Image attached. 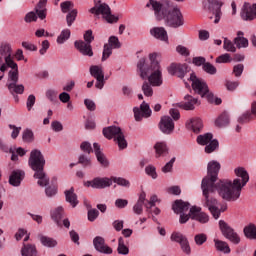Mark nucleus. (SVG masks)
Returning <instances> with one entry per match:
<instances>
[{"mask_svg":"<svg viewBox=\"0 0 256 256\" xmlns=\"http://www.w3.org/2000/svg\"><path fill=\"white\" fill-rule=\"evenodd\" d=\"M244 235L247 239H255L256 240V226L255 224H249L244 227Z\"/></svg>","mask_w":256,"mask_h":256,"instance_id":"38","label":"nucleus"},{"mask_svg":"<svg viewBox=\"0 0 256 256\" xmlns=\"http://www.w3.org/2000/svg\"><path fill=\"white\" fill-rule=\"evenodd\" d=\"M170 239L175 243H179L183 253H186V255H191V246L189 245V240H187L185 235L180 232H173Z\"/></svg>","mask_w":256,"mask_h":256,"instance_id":"13","label":"nucleus"},{"mask_svg":"<svg viewBox=\"0 0 256 256\" xmlns=\"http://www.w3.org/2000/svg\"><path fill=\"white\" fill-rule=\"evenodd\" d=\"M216 63H231V54H222L216 58Z\"/></svg>","mask_w":256,"mask_h":256,"instance_id":"58","label":"nucleus"},{"mask_svg":"<svg viewBox=\"0 0 256 256\" xmlns=\"http://www.w3.org/2000/svg\"><path fill=\"white\" fill-rule=\"evenodd\" d=\"M108 45L112 47V49H120L121 42H119V38L116 36H111L108 40Z\"/></svg>","mask_w":256,"mask_h":256,"instance_id":"55","label":"nucleus"},{"mask_svg":"<svg viewBox=\"0 0 256 256\" xmlns=\"http://www.w3.org/2000/svg\"><path fill=\"white\" fill-rule=\"evenodd\" d=\"M94 147V153L96 155L97 161L102 165V167H109V160H107V157H105V154L101 152V146H99L98 143L93 144Z\"/></svg>","mask_w":256,"mask_h":256,"instance_id":"23","label":"nucleus"},{"mask_svg":"<svg viewBox=\"0 0 256 256\" xmlns=\"http://www.w3.org/2000/svg\"><path fill=\"white\" fill-rule=\"evenodd\" d=\"M221 7H223V2L219 0H208L207 3H204V9H207L215 16L214 23H219V21H221Z\"/></svg>","mask_w":256,"mask_h":256,"instance_id":"11","label":"nucleus"},{"mask_svg":"<svg viewBox=\"0 0 256 256\" xmlns=\"http://www.w3.org/2000/svg\"><path fill=\"white\" fill-rule=\"evenodd\" d=\"M65 215V212L63 210V207L59 206L56 209L51 211V217L53 221L58 225V227H62L63 223L61 222V219H63V216Z\"/></svg>","mask_w":256,"mask_h":256,"instance_id":"27","label":"nucleus"},{"mask_svg":"<svg viewBox=\"0 0 256 256\" xmlns=\"http://www.w3.org/2000/svg\"><path fill=\"white\" fill-rule=\"evenodd\" d=\"M93 245L99 253H104L105 255H111L113 249L105 244V238L101 236H96L93 239Z\"/></svg>","mask_w":256,"mask_h":256,"instance_id":"18","label":"nucleus"},{"mask_svg":"<svg viewBox=\"0 0 256 256\" xmlns=\"http://www.w3.org/2000/svg\"><path fill=\"white\" fill-rule=\"evenodd\" d=\"M214 245L217 251H220L221 253L229 254L231 253V248L229 247V244L227 242L214 239Z\"/></svg>","mask_w":256,"mask_h":256,"instance_id":"31","label":"nucleus"},{"mask_svg":"<svg viewBox=\"0 0 256 256\" xmlns=\"http://www.w3.org/2000/svg\"><path fill=\"white\" fill-rule=\"evenodd\" d=\"M202 69H203V71H205V73H208V75H216L217 74V68L210 62H206L203 65Z\"/></svg>","mask_w":256,"mask_h":256,"instance_id":"47","label":"nucleus"},{"mask_svg":"<svg viewBox=\"0 0 256 256\" xmlns=\"http://www.w3.org/2000/svg\"><path fill=\"white\" fill-rule=\"evenodd\" d=\"M95 39L93 36V30H87L84 34V40L75 41L74 46L84 56L93 57V49L91 48V42Z\"/></svg>","mask_w":256,"mask_h":256,"instance_id":"8","label":"nucleus"},{"mask_svg":"<svg viewBox=\"0 0 256 256\" xmlns=\"http://www.w3.org/2000/svg\"><path fill=\"white\" fill-rule=\"evenodd\" d=\"M184 100L186 102H181L176 104V107H179L180 109H184L185 111H193L195 109V105H200V102L197 98H194L191 95H186L184 97Z\"/></svg>","mask_w":256,"mask_h":256,"instance_id":"19","label":"nucleus"},{"mask_svg":"<svg viewBox=\"0 0 256 256\" xmlns=\"http://www.w3.org/2000/svg\"><path fill=\"white\" fill-rule=\"evenodd\" d=\"M8 87V91H10V93H16L17 95H23V93L25 92V86H23V84H17V83H9L7 84Z\"/></svg>","mask_w":256,"mask_h":256,"instance_id":"33","label":"nucleus"},{"mask_svg":"<svg viewBox=\"0 0 256 256\" xmlns=\"http://www.w3.org/2000/svg\"><path fill=\"white\" fill-rule=\"evenodd\" d=\"M22 139L24 143H33L35 141V135L33 134V130L26 129L23 131Z\"/></svg>","mask_w":256,"mask_h":256,"instance_id":"41","label":"nucleus"},{"mask_svg":"<svg viewBox=\"0 0 256 256\" xmlns=\"http://www.w3.org/2000/svg\"><path fill=\"white\" fill-rule=\"evenodd\" d=\"M99 217V210L97 209H91L88 210V221H95Z\"/></svg>","mask_w":256,"mask_h":256,"instance_id":"63","label":"nucleus"},{"mask_svg":"<svg viewBox=\"0 0 256 256\" xmlns=\"http://www.w3.org/2000/svg\"><path fill=\"white\" fill-rule=\"evenodd\" d=\"M192 63H194L196 67H201L202 65V68H203V65L207 63V60L203 56H198L192 59Z\"/></svg>","mask_w":256,"mask_h":256,"instance_id":"59","label":"nucleus"},{"mask_svg":"<svg viewBox=\"0 0 256 256\" xmlns=\"http://www.w3.org/2000/svg\"><path fill=\"white\" fill-rule=\"evenodd\" d=\"M75 19H77V9H74L67 14L66 21H67L68 27H71L73 23H75Z\"/></svg>","mask_w":256,"mask_h":256,"instance_id":"50","label":"nucleus"},{"mask_svg":"<svg viewBox=\"0 0 256 256\" xmlns=\"http://www.w3.org/2000/svg\"><path fill=\"white\" fill-rule=\"evenodd\" d=\"M221 171V164L215 160L210 161L207 166V176L202 179L201 189L204 199L203 207H207L211 215L216 219L219 217V208H217V199L213 197V193L217 192L224 201L233 202L241 197L243 187L249 183V173L245 168L239 167L234 170L236 179H222L217 182Z\"/></svg>","mask_w":256,"mask_h":256,"instance_id":"1","label":"nucleus"},{"mask_svg":"<svg viewBox=\"0 0 256 256\" xmlns=\"http://www.w3.org/2000/svg\"><path fill=\"white\" fill-rule=\"evenodd\" d=\"M150 34L155 39H160V41H169V36L167 35V30L163 27H154L150 30Z\"/></svg>","mask_w":256,"mask_h":256,"instance_id":"24","label":"nucleus"},{"mask_svg":"<svg viewBox=\"0 0 256 256\" xmlns=\"http://www.w3.org/2000/svg\"><path fill=\"white\" fill-rule=\"evenodd\" d=\"M151 83L145 81L142 85V91L145 97H153V88L151 87Z\"/></svg>","mask_w":256,"mask_h":256,"instance_id":"48","label":"nucleus"},{"mask_svg":"<svg viewBox=\"0 0 256 256\" xmlns=\"http://www.w3.org/2000/svg\"><path fill=\"white\" fill-rule=\"evenodd\" d=\"M168 73L183 79V77L189 73V66L187 64L172 63L170 67H168Z\"/></svg>","mask_w":256,"mask_h":256,"instance_id":"15","label":"nucleus"},{"mask_svg":"<svg viewBox=\"0 0 256 256\" xmlns=\"http://www.w3.org/2000/svg\"><path fill=\"white\" fill-rule=\"evenodd\" d=\"M64 194L67 203H70L72 207L79 205V199H77V194H75V188L71 187L69 190H65Z\"/></svg>","mask_w":256,"mask_h":256,"instance_id":"26","label":"nucleus"},{"mask_svg":"<svg viewBox=\"0 0 256 256\" xmlns=\"http://www.w3.org/2000/svg\"><path fill=\"white\" fill-rule=\"evenodd\" d=\"M149 62L145 58H141L137 64L141 79H148L152 87H161L163 85V74L161 66L157 61V53L149 55Z\"/></svg>","mask_w":256,"mask_h":256,"instance_id":"3","label":"nucleus"},{"mask_svg":"<svg viewBox=\"0 0 256 256\" xmlns=\"http://www.w3.org/2000/svg\"><path fill=\"white\" fill-rule=\"evenodd\" d=\"M28 165L34 173V179H38L40 187H47L49 185V177L45 173V156L39 150L34 149L30 153Z\"/></svg>","mask_w":256,"mask_h":256,"instance_id":"4","label":"nucleus"},{"mask_svg":"<svg viewBox=\"0 0 256 256\" xmlns=\"http://www.w3.org/2000/svg\"><path fill=\"white\" fill-rule=\"evenodd\" d=\"M90 75L96 79V89H103V87H105V73L103 72V67L92 65L90 67Z\"/></svg>","mask_w":256,"mask_h":256,"instance_id":"12","label":"nucleus"},{"mask_svg":"<svg viewBox=\"0 0 256 256\" xmlns=\"http://www.w3.org/2000/svg\"><path fill=\"white\" fill-rule=\"evenodd\" d=\"M145 197H147V195L145 194V192H142L139 196L138 201L133 206V211L136 215H142L143 214V205L145 207V203H146L145 201H147V199H145Z\"/></svg>","mask_w":256,"mask_h":256,"instance_id":"28","label":"nucleus"},{"mask_svg":"<svg viewBox=\"0 0 256 256\" xmlns=\"http://www.w3.org/2000/svg\"><path fill=\"white\" fill-rule=\"evenodd\" d=\"M102 133L106 139H114L120 150L127 149V140L121 127L108 126L103 129Z\"/></svg>","mask_w":256,"mask_h":256,"instance_id":"7","label":"nucleus"},{"mask_svg":"<svg viewBox=\"0 0 256 256\" xmlns=\"http://www.w3.org/2000/svg\"><path fill=\"white\" fill-rule=\"evenodd\" d=\"M234 43L238 49L249 47V40L245 37H236Z\"/></svg>","mask_w":256,"mask_h":256,"instance_id":"44","label":"nucleus"},{"mask_svg":"<svg viewBox=\"0 0 256 256\" xmlns=\"http://www.w3.org/2000/svg\"><path fill=\"white\" fill-rule=\"evenodd\" d=\"M186 128L193 133L199 134L203 129V120L200 118H192L186 122Z\"/></svg>","mask_w":256,"mask_h":256,"instance_id":"21","label":"nucleus"},{"mask_svg":"<svg viewBox=\"0 0 256 256\" xmlns=\"http://www.w3.org/2000/svg\"><path fill=\"white\" fill-rule=\"evenodd\" d=\"M5 63H3L0 66V71L2 73H5L7 71V68L9 67L12 70L19 69V66L15 63V60H13V55L12 56H7L4 58Z\"/></svg>","mask_w":256,"mask_h":256,"instance_id":"29","label":"nucleus"},{"mask_svg":"<svg viewBox=\"0 0 256 256\" xmlns=\"http://www.w3.org/2000/svg\"><path fill=\"white\" fill-rule=\"evenodd\" d=\"M145 173H146V175H148V177H151L153 179H157V177H158L157 168H155V166H153V165L146 166Z\"/></svg>","mask_w":256,"mask_h":256,"instance_id":"52","label":"nucleus"},{"mask_svg":"<svg viewBox=\"0 0 256 256\" xmlns=\"http://www.w3.org/2000/svg\"><path fill=\"white\" fill-rule=\"evenodd\" d=\"M47 0H40L35 7V12H29L26 14L24 21L26 23H33V21H37V18L41 19L42 21L47 17Z\"/></svg>","mask_w":256,"mask_h":256,"instance_id":"9","label":"nucleus"},{"mask_svg":"<svg viewBox=\"0 0 256 256\" xmlns=\"http://www.w3.org/2000/svg\"><path fill=\"white\" fill-rule=\"evenodd\" d=\"M219 149V141L217 139L212 140L205 147V153H213V151Z\"/></svg>","mask_w":256,"mask_h":256,"instance_id":"46","label":"nucleus"},{"mask_svg":"<svg viewBox=\"0 0 256 256\" xmlns=\"http://www.w3.org/2000/svg\"><path fill=\"white\" fill-rule=\"evenodd\" d=\"M190 217L199 223H209V215L201 211V207L193 206L190 208Z\"/></svg>","mask_w":256,"mask_h":256,"instance_id":"17","label":"nucleus"},{"mask_svg":"<svg viewBox=\"0 0 256 256\" xmlns=\"http://www.w3.org/2000/svg\"><path fill=\"white\" fill-rule=\"evenodd\" d=\"M194 241H195L196 245H198V246L203 245L204 243L207 242V234H205V233L196 234L194 236Z\"/></svg>","mask_w":256,"mask_h":256,"instance_id":"54","label":"nucleus"},{"mask_svg":"<svg viewBox=\"0 0 256 256\" xmlns=\"http://www.w3.org/2000/svg\"><path fill=\"white\" fill-rule=\"evenodd\" d=\"M188 81L192 83V89L200 95L201 97H206L209 103H215V105H221V98H215V96L209 91V86H207V82L203 79L197 78L194 72L190 74Z\"/></svg>","mask_w":256,"mask_h":256,"instance_id":"5","label":"nucleus"},{"mask_svg":"<svg viewBox=\"0 0 256 256\" xmlns=\"http://www.w3.org/2000/svg\"><path fill=\"white\" fill-rule=\"evenodd\" d=\"M78 163L83 165V167H91V159L87 158L85 155H80Z\"/></svg>","mask_w":256,"mask_h":256,"instance_id":"60","label":"nucleus"},{"mask_svg":"<svg viewBox=\"0 0 256 256\" xmlns=\"http://www.w3.org/2000/svg\"><path fill=\"white\" fill-rule=\"evenodd\" d=\"M40 243H42L44 247H49V248L57 247V240L48 236L40 235Z\"/></svg>","mask_w":256,"mask_h":256,"instance_id":"37","label":"nucleus"},{"mask_svg":"<svg viewBox=\"0 0 256 256\" xmlns=\"http://www.w3.org/2000/svg\"><path fill=\"white\" fill-rule=\"evenodd\" d=\"M190 207L191 204H189V202H184L183 200H176L172 205L174 213H180V215L185 213L186 211H189Z\"/></svg>","mask_w":256,"mask_h":256,"instance_id":"25","label":"nucleus"},{"mask_svg":"<svg viewBox=\"0 0 256 256\" xmlns=\"http://www.w3.org/2000/svg\"><path fill=\"white\" fill-rule=\"evenodd\" d=\"M148 9L154 11V15L157 21H165L167 27H172L173 29H179L185 25V18H183V13L179 7H171L169 3H161L156 0H149L146 4Z\"/></svg>","mask_w":256,"mask_h":256,"instance_id":"2","label":"nucleus"},{"mask_svg":"<svg viewBox=\"0 0 256 256\" xmlns=\"http://www.w3.org/2000/svg\"><path fill=\"white\" fill-rule=\"evenodd\" d=\"M60 7H61L62 13H69V11H71V9L75 7V5L71 1H65L60 4Z\"/></svg>","mask_w":256,"mask_h":256,"instance_id":"56","label":"nucleus"},{"mask_svg":"<svg viewBox=\"0 0 256 256\" xmlns=\"http://www.w3.org/2000/svg\"><path fill=\"white\" fill-rule=\"evenodd\" d=\"M81 151H84V153H93V147H91V143L89 142H82L80 145Z\"/></svg>","mask_w":256,"mask_h":256,"instance_id":"61","label":"nucleus"},{"mask_svg":"<svg viewBox=\"0 0 256 256\" xmlns=\"http://www.w3.org/2000/svg\"><path fill=\"white\" fill-rule=\"evenodd\" d=\"M223 47L225 51H229L230 53H235V51H237V48H235V44H233V42H231V40L227 38H224Z\"/></svg>","mask_w":256,"mask_h":256,"instance_id":"53","label":"nucleus"},{"mask_svg":"<svg viewBox=\"0 0 256 256\" xmlns=\"http://www.w3.org/2000/svg\"><path fill=\"white\" fill-rule=\"evenodd\" d=\"M229 114L227 112L222 113L215 121L216 127H227L229 125Z\"/></svg>","mask_w":256,"mask_h":256,"instance_id":"35","label":"nucleus"},{"mask_svg":"<svg viewBox=\"0 0 256 256\" xmlns=\"http://www.w3.org/2000/svg\"><path fill=\"white\" fill-rule=\"evenodd\" d=\"M69 37H71V30L64 29V30H62V32L58 36L57 43L59 45H63V43H65V41H67L69 39Z\"/></svg>","mask_w":256,"mask_h":256,"instance_id":"42","label":"nucleus"},{"mask_svg":"<svg viewBox=\"0 0 256 256\" xmlns=\"http://www.w3.org/2000/svg\"><path fill=\"white\" fill-rule=\"evenodd\" d=\"M156 157H164L167 155V144L165 142H158L155 144Z\"/></svg>","mask_w":256,"mask_h":256,"instance_id":"34","label":"nucleus"},{"mask_svg":"<svg viewBox=\"0 0 256 256\" xmlns=\"http://www.w3.org/2000/svg\"><path fill=\"white\" fill-rule=\"evenodd\" d=\"M117 251L119 255H129V247L125 246V240L123 237L118 239V248Z\"/></svg>","mask_w":256,"mask_h":256,"instance_id":"39","label":"nucleus"},{"mask_svg":"<svg viewBox=\"0 0 256 256\" xmlns=\"http://www.w3.org/2000/svg\"><path fill=\"white\" fill-rule=\"evenodd\" d=\"M22 256H37L35 244L24 243L21 249Z\"/></svg>","mask_w":256,"mask_h":256,"instance_id":"30","label":"nucleus"},{"mask_svg":"<svg viewBox=\"0 0 256 256\" xmlns=\"http://www.w3.org/2000/svg\"><path fill=\"white\" fill-rule=\"evenodd\" d=\"M112 54H113V48L111 47V45L105 44L103 54H102V61H107V59H109V57H111Z\"/></svg>","mask_w":256,"mask_h":256,"instance_id":"51","label":"nucleus"},{"mask_svg":"<svg viewBox=\"0 0 256 256\" xmlns=\"http://www.w3.org/2000/svg\"><path fill=\"white\" fill-rule=\"evenodd\" d=\"M173 163H175V158H172L162 167V173H171V171H173Z\"/></svg>","mask_w":256,"mask_h":256,"instance_id":"62","label":"nucleus"},{"mask_svg":"<svg viewBox=\"0 0 256 256\" xmlns=\"http://www.w3.org/2000/svg\"><path fill=\"white\" fill-rule=\"evenodd\" d=\"M159 129L164 135H171L175 131V122L169 116H163L159 123Z\"/></svg>","mask_w":256,"mask_h":256,"instance_id":"16","label":"nucleus"},{"mask_svg":"<svg viewBox=\"0 0 256 256\" xmlns=\"http://www.w3.org/2000/svg\"><path fill=\"white\" fill-rule=\"evenodd\" d=\"M110 179L113 183L120 185V187H126L127 189L131 187V182L125 178L112 176Z\"/></svg>","mask_w":256,"mask_h":256,"instance_id":"40","label":"nucleus"},{"mask_svg":"<svg viewBox=\"0 0 256 256\" xmlns=\"http://www.w3.org/2000/svg\"><path fill=\"white\" fill-rule=\"evenodd\" d=\"M176 51L179 55H182V57H189V55H191V52L183 45H178Z\"/></svg>","mask_w":256,"mask_h":256,"instance_id":"57","label":"nucleus"},{"mask_svg":"<svg viewBox=\"0 0 256 256\" xmlns=\"http://www.w3.org/2000/svg\"><path fill=\"white\" fill-rule=\"evenodd\" d=\"M89 13L97 16L102 15L107 23H117L119 21V17L112 15L111 7L107 3L101 2V0H94V7L89 10Z\"/></svg>","mask_w":256,"mask_h":256,"instance_id":"6","label":"nucleus"},{"mask_svg":"<svg viewBox=\"0 0 256 256\" xmlns=\"http://www.w3.org/2000/svg\"><path fill=\"white\" fill-rule=\"evenodd\" d=\"M198 145H209L213 141V134L212 133H206L204 135H199L196 139Z\"/></svg>","mask_w":256,"mask_h":256,"instance_id":"36","label":"nucleus"},{"mask_svg":"<svg viewBox=\"0 0 256 256\" xmlns=\"http://www.w3.org/2000/svg\"><path fill=\"white\" fill-rule=\"evenodd\" d=\"M251 121H253V114L249 111L245 112L238 118V123H240L241 125L251 123Z\"/></svg>","mask_w":256,"mask_h":256,"instance_id":"43","label":"nucleus"},{"mask_svg":"<svg viewBox=\"0 0 256 256\" xmlns=\"http://www.w3.org/2000/svg\"><path fill=\"white\" fill-rule=\"evenodd\" d=\"M145 208H146V213H153V207H155V203H157V196L153 195L151 196L150 200L145 201Z\"/></svg>","mask_w":256,"mask_h":256,"instance_id":"45","label":"nucleus"},{"mask_svg":"<svg viewBox=\"0 0 256 256\" xmlns=\"http://www.w3.org/2000/svg\"><path fill=\"white\" fill-rule=\"evenodd\" d=\"M133 111L136 121H141L143 117H151V108L149 107V104L145 102L140 105V109L135 107Z\"/></svg>","mask_w":256,"mask_h":256,"instance_id":"20","label":"nucleus"},{"mask_svg":"<svg viewBox=\"0 0 256 256\" xmlns=\"http://www.w3.org/2000/svg\"><path fill=\"white\" fill-rule=\"evenodd\" d=\"M0 55L4 57H11L13 55V48H11V44L7 42H2L0 44Z\"/></svg>","mask_w":256,"mask_h":256,"instance_id":"32","label":"nucleus"},{"mask_svg":"<svg viewBox=\"0 0 256 256\" xmlns=\"http://www.w3.org/2000/svg\"><path fill=\"white\" fill-rule=\"evenodd\" d=\"M111 185L112 180L107 177H96L93 180L84 182V187H92V189H105L106 187H111Z\"/></svg>","mask_w":256,"mask_h":256,"instance_id":"14","label":"nucleus"},{"mask_svg":"<svg viewBox=\"0 0 256 256\" xmlns=\"http://www.w3.org/2000/svg\"><path fill=\"white\" fill-rule=\"evenodd\" d=\"M219 227L224 237H226V239H229L231 243H234V245H239V243H241V238L239 237V234H237L235 230H233V228H231L225 221L220 220Z\"/></svg>","mask_w":256,"mask_h":256,"instance_id":"10","label":"nucleus"},{"mask_svg":"<svg viewBox=\"0 0 256 256\" xmlns=\"http://www.w3.org/2000/svg\"><path fill=\"white\" fill-rule=\"evenodd\" d=\"M23 179H25V172L23 170H14L9 177V183L13 187H19Z\"/></svg>","mask_w":256,"mask_h":256,"instance_id":"22","label":"nucleus"},{"mask_svg":"<svg viewBox=\"0 0 256 256\" xmlns=\"http://www.w3.org/2000/svg\"><path fill=\"white\" fill-rule=\"evenodd\" d=\"M8 79L9 81H12L11 83H19V68L10 70L8 73Z\"/></svg>","mask_w":256,"mask_h":256,"instance_id":"49","label":"nucleus"},{"mask_svg":"<svg viewBox=\"0 0 256 256\" xmlns=\"http://www.w3.org/2000/svg\"><path fill=\"white\" fill-rule=\"evenodd\" d=\"M45 193L47 197H55L57 195V187L49 186L45 189Z\"/></svg>","mask_w":256,"mask_h":256,"instance_id":"64","label":"nucleus"}]
</instances>
